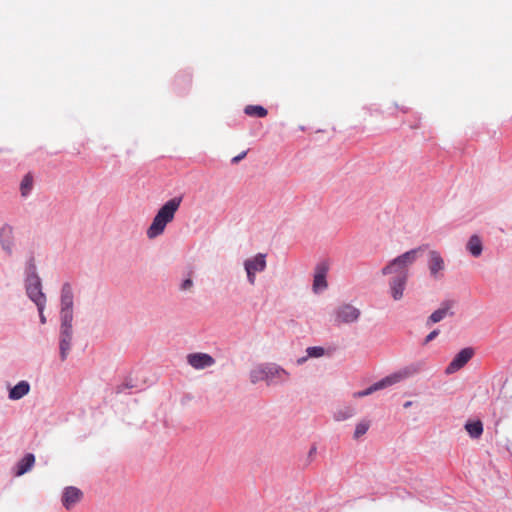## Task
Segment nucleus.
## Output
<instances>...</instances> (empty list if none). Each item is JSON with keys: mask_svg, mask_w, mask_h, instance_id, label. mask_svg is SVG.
<instances>
[{"mask_svg": "<svg viewBox=\"0 0 512 512\" xmlns=\"http://www.w3.org/2000/svg\"><path fill=\"white\" fill-rule=\"evenodd\" d=\"M327 273L328 265L325 262L316 265L312 284V290L315 294H320L327 289Z\"/></svg>", "mask_w": 512, "mask_h": 512, "instance_id": "f8f14e48", "label": "nucleus"}, {"mask_svg": "<svg viewBox=\"0 0 512 512\" xmlns=\"http://www.w3.org/2000/svg\"><path fill=\"white\" fill-rule=\"evenodd\" d=\"M30 391V384L26 380L18 382L14 387L9 390L8 397L10 400H20L26 396Z\"/></svg>", "mask_w": 512, "mask_h": 512, "instance_id": "dca6fc26", "label": "nucleus"}, {"mask_svg": "<svg viewBox=\"0 0 512 512\" xmlns=\"http://www.w3.org/2000/svg\"><path fill=\"white\" fill-rule=\"evenodd\" d=\"M245 113L249 116L253 117H265L267 115V110L260 105H248L245 108Z\"/></svg>", "mask_w": 512, "mask_h": 512, "instance_id": "b1692460", "label": "nucleus"}, {"mask_svg": "<svg viewBox=\"0 0 512 512\" xmlns=\"http://www.w3.org/2000/svg\"><path fill=\"white\" fill-rule=\"evenodd\" d=\"M215 362V359L207 353L196 352L187 355V363L196 370L212 367Z\"/></svg>", "mask_w": 512, "mask_h": 512, "instance_id": "ddd939ff", "label": "nucleus"}, {"mask_svg": "<svg viewBox=\"0 0 512 512\" xmlns=\"http://www.w3.org/2000/svg\"><path fill=\"white\" fill-rule=\"evenodd\" d=\"M465 430L473 439H478L483 434V424L480 420L468 421L465 424Z\"/></svg>", "mask_w": 512, "mask_h": 512, "instance_id": "412c9836", "label": "nucleus"}, {"mask_svg": "<svg viewBox=\"0 0 512 512\" xmlns=\"http://www.w3.org/2000/svg\"><path fill=\"white\" fill-rule=\"evenodd\" d=\"M454 306V301L446 300L441 303L440 307L436 309L428 318L427 324L438 323L443 320L447 315H453L451 311Z\"/></svg>", "mask_w": 512, "mask_h": 512, "instance_id": "2eb2a0df", "label": "nucleus"}, {"mask_svg": "<svg viewBox=\"0 0 512 512\" xmlns=\"http://www.w3.org/2000/svg\"><path fill=\"white\" fill-rule=\"evenodd\" d=\"M72 348V341L59 338V355L61 361H65Z\"/></svg>", "mask_w": 512, "mask_h": 512, "instance_id": "393cba45", "label": "nucleus"}, {"mask_svg": "<svg viewBox=\"0 0 512 512\" xmlns=\"http://www.w3.org/2000/svg\"><path fill=\"white\" fill-rule=\"evenodd\" d=\"M181 202L182 197H174L160 207L146 231L149 239H155L164 233L166 226L174 220Z\"/></svg>", "mask_w": 512, "mask_h": 512, "instance_id": "7ed1b4c3", "label": "nucleus"}, {"mask_svg": "<svg viewBox=\"0 0 512 512\" xmlns=\"http://www.w3.org/2000/svg\"><path fill=\"white\" fill-rule=\"evenodd\" d=\"M60 319H74V289L70 282L62 284L60 289Z\"/></svg>", "mask_w": 512, "mask_h": 512, "instance_id": "423d86ee", "label": "nucleus"}, {"mask_svg": "<svg viewBox=\"0 0 512 512\" xmlns=\"http://www.w3.org/2000/svg\"><path fill=\"white\" fill-rule=\"evenodd\" d=\"M24 288H25L27 297L35 305L47 303V297H46L45 293L43 292L41 279L24 281Z\"/></svg>", "mask_w": 512, "mask_h": 512, "instance_id": "9d476101", "label": "nucleus"}, {"mask_svg": "<svg viewBox=\"0 0 512 512\" xmlns=\"http://www.w3.org/2000/svg\"><path fill=\"white\" fill-rule=\"evenodd\" d=\"M411 405H412V401H406V402L403 404V407H404V408H409V407H411Z\"/></svg>", "mask_w": 512, "mask_h": 512, "instance_id": "72a5a7b5", "label": "nucleus"}, {"mask_svg": "<svg viewBox=\"0 0 512 512\" xmlns=\"http://www.w3.org/2000/svg\"><path fill=\"white\" fill-rule=\"evenodd\" d=\"M247 155V151H243L242 153H240L239 155L235 156L232 158L231 162L233 164H236L238 162H240L242 159H244Z\"/></svg>", "mask_w": 512, "mask_h": 512, "instance_id": "7c9ffc66", "label": "nucleus"}, {"mask_svg": "<svg viewBox=\"0 0 512 512\" xmlns=\"http://www.w3.org/2000/svg\"><path fill=\"white\" fill-rule=\"evenodd\" d=\"M370 427V422L368 420H362L356 424L354 431V439H359L363 435H365Z\"/></svg>", "mask_w": 512, "mask_h": 512, "instance_id": "a878e982", "label": "nucleus"}, {"mask_svg": "<svg viewBox=\"0 0 512 512\" xmlns=\"http://www.w3.org/2000/svg\"><path fill=\"white\" fill-rule=\"evenodd\" d=\"M243 267L246 272L247 282L250 285H255L257 274L264 272L267 268V254L257 253L246 258L243 262Z\"/></svg>", "mask_w": 512, "mask_h": 512, "instance_id": "39448f33", "label": "nucleus"}, {"mask_svg": "<svg viewBox=\"0 0 512 512\" xmlns=\"http://www.w3.org/2000/svg\"><path fill=\"white\" fill-rule=\"evenodd\" d=\"M466 249L473 257H479L483 251L482 241L479 236H471L467 242Z\"/></svg>", "mask_w": 512, "mask_h": 512, "instance_id": "a211bd4d", "label": "nucleus"}, {"mask_svg": "<svg viewBox=\"0 0 512 512\" xmlns=\"http://www.w3.org/2000/svg\"><path fill=\"white\" fill-rule=\"evenodd\" d=\"M73 320L74 319H60V339L73 340Z\"/></svg>", "mask_w": 512, "mask_h": 512, "instance_id": "6ab92c4d", "label": "nucleus"}, {"mask_svg": "<svg viewBox=\"0 0 512 512\" xmlns=\"http://www.w3.org/2000/svg\"><path fill=\"white\" fill-rule=\"evenodd\" d=\"M46 304L47 303H43V304H39V305H36L37 307V311H38V314H39V320H40V323L41 324H45L46 323V317L44 315V310L46 308Z\"/></svg>", "mask_w": 512, "mask_h": 512, "instance_id": "cd10ccee", "label": "nucleus"}, {"mask_svg": "<svg viewBox=\"0 0 512 512\" xmlns=\"http://www.w3.org/2000/svg\"><path fill=\"white\" fill-rule=\"evenodd\" d=\"M424 368H425V364L422 361L410 363V364L400 368L399 370L385 376L384 378L375 382L374 384H372L365 390L354 392L352 396H353V398L366 397L376 391L386 389V388L396 385L408 378H411V377L419 374L421 371H423Z\"/></svg>", "mask_w": 512, "mask_h": 512, "instance_id": "f03ea898", "label": "nucleus"}, {"mask_svg": "<svg viewBox=\"0 0 512 512\" xmlns=\"http://www.w3.org/2000/svg\"><path fill=\"white\" fill-rule=\"evenodd\" d=\"M474 350L472 348H463L461 351H459L452 361L449 363V365L445 369V373L447 375L454 374L455 372L459 371L461 368H463L469 360L473 357Z\"/></svg>", "mask_w": 512, "mask_h": 512, "instance_id": "9b49d317", "label": "nucleus"}, {"mask_svg": "<svg viewBox=\"0 0 512 512\" xmlns=\"http://www.w3.org/2000/svg\"><path fill=\"white\" fill-rule=\"evenodd\" d=\"M192 287H193V281L191 278H187V279L183 280L180 284V289L182 291L190 290Z\"/></svg>", "mask_w": 512, "mask_h": 512, "instance_id": "c85d7f7f", "label": "nucleus"}, {"mask_svg": "<svg viewBox=\"0 0 512 512\" xmlns=\"http://www.w3.org/2000/svg\"><path fill=\"white\" fill-rule=\"evenodd\" d=\"M308 358H309V357H307V355H306V356H304V357L298 358V359H297V364H298V365H302V364H304V363L307 361V359H308Z\"/></svg>", "mask_w": 512, "mask_h": 512, "instance_id": "473e14b6", "label": "nucleus"}, {"mask_svg": "<svg viewBox=\"0 0 512 512\" xmlns=\"http://www.w3.org/2000/svg\"><path fill=\"white\" fill-rule=\"evenodd\" d=\"M33 189V176L30 173H27L21 183H20V192L22 197H27L30 195Z\"/></svg>", "mask_w": 512, "mask_h": 512, "instance_id": "5701e85b", "label": "nucleus"}, {"mask_svg": "<svg viewBox=\"0 0 512 512\" xmlns=\"http://www.w3.org/2000/svg\"><path fill=\"white\" fill-rule=\"evenodd\" d=\"M361 311L349 303H343L337 306L333 311L334 322L336 325L352 324L359 320Z\"/></svg>", "mask_w": 512, "mask_h": 512, "instance_id": "0eeeda50", "label": "nucleus"}, {"mask_svg": "<svg viewBox=\"0 0 512 512\" xmlns=\"http://www.w3.org/2000/svg\"><path fill=\"white\" fill-rule=\"evenodd\" d=\"M35 463V456L32 453H27L20 459L16 465V475L21 476L30 471Z\"/></svg>", "mask_w": 512, "mask_h": 512, "instance_id": "f3484780", "label": "nucleus"}, {"mask_svg": "<svg viewBox=\"0 0 512 512\" xmlns=\"http://www.w3.org/2000/svg\"><path fill=\"white\" fill-rule=\"evenodd\" d=\"M426 248L427 245L424 244L408 250L393 258L382 267L381 274L389 276V294L394 301H399L404 297L410 276L409 269L425 252Z\"/></svg>", "mask_w": 512, "mask_h": 512, "instance_id": "f257e3e1", "label": "nucleus"}, {"mask_svg": "<svg viewBox=\"0 0 512 512\" xmlns=\"http://www.w3.org/2000/svg\"><path fill=\"white\" fill-rule=\"evenodd\" d=\"M428 269L430 276L435 279L439 280L444 275L445 270V261L442 255L437 250H430L428 253V261H427Z\"/></svg>", "mask_w": 512, "mask_h": 512, "instance_id": "1a4fd4ad", "label": "nucleus"}, {"mask_svg": "<svg viewBox=\"0 0 512 512\" xmlns=\"http://www.w3.org/2000/svg\"><path fill=\"white\" fill-rule=\"evenodd\" d=\"M290 374L281 366L275 363L258 364L249 372V379L252 384L265 381L267 385L283 383L288 380Z\"/></svg>", "mask_w": 512, "mask_h": 512, "instance_id": "20e7f679", "label": "nucleus"}, {"mask_svg": "<svg viewBox=\"0 0 512 512\" xmlns=\"http://www.w3.org/2000/svg\"><path fill=\"white\" fill-rule=\"evenodd\" d=\"M41 279L35 263L34 257H30L25 263L24 281Z\"/></svg>", "mask_w": 512, "mask_h": 512, "instance_id": "aec40b11", "label": "nucleus"}, {"mask_svg": "<svg viewBox=\"0 0 512 512\" xmlns=\"http://www.w3.org/2000/svg\"><path fill=\"white\" fill-rule=\"evenodd\" d=\"M0 247L6 256H13L16 243L14 228L10 224H3L0 227Z\"/></svg>", "mask_w": 512, "mask_h": 512, "instance_id": "6e6552de", "label": "nucleus"}, {"mask_svg": "<svg viewBox=\"0 0 512 512\" xmlns=\"http://www.w3.org/2000/svg\"><path fill=\"white\" fill-rule=\"evenodd\" d=\"M356 411L352 406H344L333 413V419L337 422L345 421L355 415Z\"/></svg>", "mask_w": 512, "mask_h": 512, "instance_id": "4be33fe9", "label": "nucleus"}, {"mask_svg": "<svg viewBox=\"0 0 512 512\" xmlns=\"http://www.w3.org/2000/svg\"><path fill=\"white\" fill-rule=\"evenodd\" d=\"M82 496L83 493L80 489L68 486L63 491L62 504L67 510H70L81 500Z\"/></svg>", "mask_w": 512, "mask_h": 512, "instance_id": "4468645a", "label": "nucleus"}, {"mask_svg": "<svg viewBox=\"0 0 512 512\" xmlns=\"http://www.w3.org/2000/svg\"><path fill=\"white\" fill-rule=\"evenodd\" d=\"M306 354H307V357H310V358H320V357L324 356L325 349L320 346L308 347L306 349Z\"/></svg>", "mask_w": 512, "mask_h": 512, "instance_id": "bb28decb", "label": "nucleus"}, {"mask_svg": "<svg viewBox=\"0 0 512 512\" xmlns=\"http://www.w3.org/2000/svg\"><path fill=\"white\" fill-rule=\"evenodd\" d=\"M439 334V330H433L431 331L425 338V343H429L432 340H434Z\"/></svg>", "mask_w": 512, "mask_h": 512, "instance_id": "c756f323", "label": "nucleus"}, {"mask_svg": "<svg viewBox=\"0 0 512 512\" xmlns=\"http://www.w3.org/2000/svg\"><path fill=\"white\" fill-rule=\"evenodd\" d=\"M316 451H317V447L315 445H313L310 450H309V453H308V456L311 458L313 457L315 454H316Z\"/></svg>", "mask_w": 512, "mask_h": 512, "instance_id": "2f4dec72", "label": "nucleus"}]
</instances>
